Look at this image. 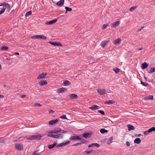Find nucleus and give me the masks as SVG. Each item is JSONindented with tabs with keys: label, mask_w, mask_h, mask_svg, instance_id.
<instances>
[{
	"label": "nucleus",
	"mask_w": 155,
	"mask_h": 155,
	"mask_svg": "<svg viewBox=\"0 0 155 155\" xmlns=\"http://www.w3.org/2000/svg\"><path fill=\"white\" fill-rule=\"evenodd\" d=\"M60 118L63 119H67V117L66 115H64L61 116L60 117Z\"/></svg>",
	"instance_id": "46"
},
{
	"label": "nucleus",
	"mask_w": 155,
	"mask_h": 155,
	"mask_svg": "<svg viewBox=\"0 0 155 155\" xmlns=\"http://www.w3.org/2000/svg\"><path fill=\"white\" fill-rule=\"evenodd\" d=\"M59 133H58L56 134L57 139H62L63 138L64 135L63 134H66V133H62L61 132H60Z\"/></svg>",
	"instance_id": "14"
},
{
	"label": "nucleus",
	"mask_w": 155,
	"mask_h": 155,
	"mask_svg": "<svg viewBox=\"0 0 155 155\" xmlns=\"http://www.w3.org/2000/svg\"><path fill=\"white\" fill-rule=\"evenodd\" d=\"M41 137L42 136L40 134L33 135L27 138V139L29 140H32L35 139L39 140L41 139Z\"/></svg>",
	"instance_id": "1"
},
{
	"label": "nucleus",
	"mask_w": 155,
	"mask_h": 155,
	"mask_svg": "<svg viewBox=\"0 0 155 155\" xmlns=\"http://www.w3.org/2000/svg\"><path fill=\"white\" fill-rule=\"evenodd\" d=\"M108 26V25L107 24H104L103 25V29H105Z\"/></svg>",
	"instance_id": "48"
},
{
	"label": "nucleus",
	"mask_w": 155,
	"mask_h": 155,
	"mask_svg": "<svg viewBox=\"0 0 155 155\" xmlns=\"http://www.w3.org/2000/svg\"><path fill=\"white\" fill-rule=\"evenodd\" d=\"M85 152L87 153V154H90V153H91V151H90V150H86L85 151Z\"/></svg>",
	"instance_id": "52"
},
{
	"label": "nucleus",
	"mask_w": 155,
	"mask_h": 155,
	"mask_svg": "<svg viewBox=\"0 0 155 155\" xmlns=\"http://www.w3.org/2000/svg\"><path fill=\"white\" fill-rule=\"evenodd\" d=\"M109 42V41L104 40L102 41L101 43V46L103 48L105 47L106 45Z\"/></svg>",
	"instance_id": "16"
},
{
	"label": "nucleus",
	"mask_w": 155,
	"mask_h": 155,
	"mask_svg": "<svg viewBox=\"0 0 155 155\" xmlns=\"http://www.w3.org/2000/svg\"><path fill=\"white\" fill-rule=\"evenodd\" d=\"M42 105L38 103H35L34 104V107H41Z\"/></svg>",
	"instance_id": "40"
},
{
	"label": "nucleus",
	"mask_w": 155,
	"mask_h": 155,
	"mask_svg": "<svg viewBox=\"0 0 155 155\" xmlns=\"http://www.w3.org/2000/svg\"><path fill=\"white\" fill-rule=\"evenodd\" d=\"M14 54L17 55H19V54L18 52H16L14 53Z\"/></svg>",
	"instance_id": "60"
},
{
	"label": "nucleus",
	"mask_w": 155,
	"mask_h": 155,
	"mask_svg": "<svg viewBox=\"0 0 155 155\" xmlns=\"http://www.w3.org/2000/svg\"><path fill=\"white\" fill-rule=\"evenodd\" d=\"M140 83H141V84L142 85H143L144 83L143 82V81H140Z\"/></svg>",
	"instance_id": "64"
},
{
	"label": "nucleus",
	"mask_w": 155,
	"mask_h": 155,
	"mask_svg": "<svg viewBox=\"0 0 155 155\" xmlns=\"http://www.w3.org/2000/svg\"><path fill=\"white\" fill-rule=\"evenodd\" d=\"M148 67V64L146 62L143 63L141 65V68L142 69H144Z\"/></svg>",
	"instance_id": "18"
},
{
	"label": "nucleus",
	"mask_w": 155,
	"mask_h": 155,
	"mask_svg": "<svg viewBox=\"0 0 155 155\" xmlns=\"http://www.w3.org/2000/svg\"><path fill=\"white\" fill-rule=\"evenodd\" d=\"M9 4L8 3H2L0 5V6H4L6 8H7V7L8 6H9Z\"/></svg>",
	"instance_id": "31"
},
{
	"label": "nucleus",
	"mask_w": 155,
	"mask_h": 155,
	"mask_svg": "<svg viewBox=\"0 0 155 155\" xmlns=\"http://www.w3.org/2000/svg\"><path fill=\"white\" fill-rule=\"evenodd\" d=\"M38 150H36V151H34L33 153V155H40V153H38Z\"/></svg>",
	"instance_id": "41"
},
{
	"label": "nucleus",
	"mask_w": 155,
	"mask_h": 155,
	"mask_svg": "<svg viewBox=\"0 0 155 155\" xmlns=\"http://www.w3.org/2000/svg\"><path fill=\"white\" fill-rule=\"evenodd\" d=\"M63 84L64 86H68L71 84V83L69 81L66 80L64 82Z\"/></svg>",
	"instance_id": "24"
},
{
	"label": "nucleus",
	"mask_w": 155,
	"mask_h": 155,
	"mask_svg": "<svg viewBox=\"0 0 155 155\" xmlns=\"http://www.w3.org/2000/svg\"><path fill=\"white\" fill-rule=\"evenodd\" d=\"M58 20L57 19H55L54 20L50 21H48L46 22L45 24L47 25H52L53 24L56 22Z\"/></svg>",
	"instance_id": "10"
},
{
	"label": "nucleus",
	"mask_w": 155,
	"mask_h": 155,
	"mask_svg": "<svg viewBox=\"0 0 155 155\" xmlns=\"http://www.w3.org/2000/svg\"><path fill=\"white\" fill-rule=\"evenodd\" d=\"M41 35H35L32 37V38L33 39H41Z\"/></svg>",
	"instance_id": "25"
},
{
	"label": "nucleus",
	"mask_w": 155,
	"mask_h": 155,
	"mask_svg": "<svg viewBox=\"0 0 155 155\" xmlns=\"http://www.w3.org/2000/svg\"><path fill=\"white\" fill-rule=\"evenodd\" d=\"M4 97V96L0 94V98H2Z\"/></svg>",
	"instance_id": "62"
},
{
	"label": "nucleus",
	"mask_w": 155,
	"mask_h": 155,
	"mask_svg": "<svg viewBox=\"0 0 155 155\" xmlns=\"http://www.w3.org/2000/svg\"><path fill=\"white\" fill-rule=\"evenodd\" d=\"M48 137H53V138H54L57 139L56 135L53 134H48Z\"/></svg>",
	"instance_id": "33"
},
{
	"label": "nucleus",
	"mask_w": 155,
	"mask_h": 155,
	"mask_svg": "<svg viewBox=\"0 0 155 155\" xmlns=\"http://www.w3.org/2000/svg\"><path fill=\"white\" fill-rule=\"evenodd\" d=\"M65 9L67 10V11H72V9L71 8H70L66 6L65 7Z\"/></svg>",
	"instance_id": "39"
},
{
	"label": "nucleus",
	"mask_w": 155,
	"mask_h": 155,
	"mask_svg": "<svg viewBox=\"0 0 155 155\" xmlns=\"http://www.w3.org/2000/svg\"><path fill=\"white\" fill-rule=\"evenodd\" d=\"M120 22L119 21H117L112 24V26L114 28H116L120 25Z\"/></svg>",
	"instance_id": "21"
},
{
	"label": "nucleus",
	"mask_w": 155,
	"mask_h": 155,
	"mask_svg": "<svg viewBox=\"0 0 155 155\" xmlns=\"http://www.w3.org/2000/svg\"><path fill=\"white\" fill-rule=\"evenodd\" d=\"M53 99L54 100H57V99H58V98L56 97H54L53 98Z\"/></svg>",
	"instance_id": "59"
},
{
	"label": "nucleus",
	"mask_w": 155,
	"mask_h": 155,
	"mask_svg": "<svg viewBox=\"0 0 155 155\" xmlns=\"http://www.w3.org/2000/svg\"><path fill=\"white\" fill-rule=\"evenodd\" d=\"M150 133V130L149 129L148 130L144 131V134L145 135H147Z\"/></svg>",
	"instance_id": "44"
},
{
	"label": "nucleus",
	"mask_w": 155,
	"mask_h": 155,
	"mask_svg": "<svg viewBox=\"0 0 155 155\" xmlns=\"http://www.w3.org/2000/svg\"><path fill=\"white\" fill-rule=\"evenodd\" d=\"M7 10L8 11V12H9V11H10V10H11V7H10V5H9V6H8L7 7Z\"/></svg>",
	"instance_id": "50"
},
{
	"label": "nucleus",
	"mask_w": 155,
	"mask_h": 155,
	"mask_svg": "<svg viewBox=\"0 0 155 155\" xmlns=\"http://www.w3.org/2000/svg\"><path fill=\"white\" fill-rule=\"evenodd\" d=\"M70 98L71 99H76L78 98V96L77 94H71L69 95Z\"/></svg>",
	"instance_id": "12"
},
{
	"label": "nucleus",
	"mask_w": 155,
	"mask_h": 155,
	"mask_svg": "<svg viewBox=\"0 0 155 155\" xmlns=\"http://www.w3.org/2000/svg\"><path fill=\"white\" fill-rule=\"evenodd\" d=\"M113 70L116 73H118L120 72V69L118 68H114Z\"/></svg>",
	"instance_id": "32"
},
{
	"label": "nucleus",
	"mask_w": 155,
	"mask_h": 155,
	"mask_svg": "<svg viewBox=\"0 0 155 155\" xmlns=\"http://www.w3.org/2000/svg\"><path fill=\"white\" fill-rule=\"evenodd\" d=\"M100 132L101 134H104L106 133H107L108 132V130L105 129L104 128H102L100 130Z\"/></svg>",
	"instance_id": "28"
},
{
	"label": "nucleus",
	"mask_w": 155,
	"mask_h": 155,
	"mask_svg": "<svg viewBox=\"0 0 155 155\" xmlns=\"http://www.w3.org/2000/svg\"><path fill=\"white\" fill-rule=\"evenodd\" d=\"M70 140H81V138L79 136H71L70 138Z\"/></svg>",
	"instance_id": "5"
},
{
	"label": "nucleus",
	"mask_w": 155,
	"mask_h": 155,
	"mask_svg": "<svg viewBox=\"0 0 155 155\" xmlns=\"http://www.w3.org/2000/svg\"><path fill=\"white\" fill-rule=\"evenodd\" d=\"M94 146V143H91V144H90L88 145V147L89 148L91 147H93Z\"/></svg>",
	"instance_id": "49"
},
{
	"label": "nucleus",
	"mask_w": 155,
	"mask_h": 155,
	"mask_svg": "<svg viewBox=\"0 0 155 155\" xmlns=\"http://www.w3.org/2000/svg\"><path fill=\"white\" fill-rule=\"evenodd\" d=\"M70 143V141L68 140L66 142H62V143H60L57 145H56V147H64L67 145L68 144H69Z\"/></svg>",
	"instance_id": "3"
},
{
	"label": "nucleus",
	"mask_w": 155,
	"mask_h": 155,
	"mask_svg": "<svg viewBox=\"0 0 155 155\" xmlns=\"http://www.w3.org/2000/svg\"><path fill=\"white\" fill-rule=\"evenodd\" d=\"M113 140V137H110L108 139V140L107 143V144H110L111 143H112V141Z\"/></svg>",
	"instance_id": "29"
},
{
	"label": "nucleus",
	"mask_w": 155,
	"mask_h": 155,
	"mask_svg": "<svg viewBox=\"0 0 155 155\" xmlns=\"http://www.w3.org/2000/svg\"><path fill=\"white\" fill-rule=\"evenodd\" d=\"M142 135V134H139L138 135H137L136 134H135V136L136 137H140Z\"/></svg>",
	"instance_id": "55"
},
{
	"label": "nucleus",
	"mask_w": 155,
	"mask_h": 155,
	"mask_svg": "<svg viewBox=\"0 0 155 155\" xmlns=\"http://www.w3.org/2000/svg\"><path fill=\"white\" fill-rule=\"evenodd\" d=\"M126 144H127V146L128 147L130 145V143L128 141L126 142Z\"/></svg>",
	"instance_id": "57"
},
{
	"label": "nucleus",
	"mask_w": 155,
	"mask_h": 155,
	"mask_svg": "<svg viewBox=\"0 0 155 155\" xmlns=\"http://www.w3.org/2000/svg\"><path fill=\"white\" fill-rule=\"evenodd\" d=\"M149 85V84L148 83H144L143 86H144L146 87V86H147L148 85Z\"/></svg>",
	"instance_id": "54"
},
{
	"label": "nucleus",
	"mask_w": 155,
	"mask_h": 155,
	"mask_svg": "<svg viewBox=\"0 0 155 155\" xmlns=\"http://www.w3.org/2000/svg\"><path fill=\"white\" fill-rule=\"evenodd\" d=\"M67 88L64 87H61L57 90V92L58 93H61L64 92L67 90Z\"/></svg>",
	"instance_id": "8"
},
{
	"label": "nucleus",
	"mask_w": 155,
	"mask_h": 155,
	"mask_svg": "<svg viewBox=\"0 0 155 155\" xmlns=\"http://www.w3.org/2000/svg\"><path fill=\"white\" fill-rule=\"evenodd\" d=\"M60 132H61L62 133H67V131H64L62 130L61 128L58 129V130L54 129L53 130H52L51 131L48 132V133L51 134H55L59 133Z\"/></svg>",
	"instance_id": "2"
},
{
	"label": "nucleus",
	"mask_w": 155,
	"mask_h": 155,
	"mask_svg": "<svg viewBox=\"0 0 155 155\" xmlns=\"http://www.w3.org/2000/svg\"><path fill=\"white\" fill-rule=\"evenodd\" d=\"M153 95H149V96H147V99L148 100H153Z\"/></svg>",
	"instance_id": "36"
},
{
	"label": "nucleus",
	"mask_w": 155,
	"mask_h": 155,
	"mask_svg": "<svg viewBox=\"0 0 155 155\" xmlns=\"http://www.w3.org/2000/svg\"><path fill=\"white\" fill-rule=\"evenodd\" d=\"M47 84V82L46 80H42L39 82V84L41 86H43Z\"/></svg>",
	"instance_id": "17"
},
{
	"label": "nucleus",
	"mask_w": 155,
	"mask_h": 155,
	"mask_svg": "<svg viewBox=\"0 0 155 155\" xmlns=\"http://www.w3.org/2000/svg\"><path fill=\"white\" fill-rule=\"evenodd\" d=\"M121 41V40L119 38H117L114 41V43L115 45L119 44Z\"/></svg>",
	"instance_id": "26"
},
{
	"label": "nucleus",
	"mask_w": 155,
	"mask_h": 155,
	"mask_svg": "<svg viewBox=\"0 0 155 155\" xmlns=\"http://www.w3.org/2000/svg\"><path fill=\"white\" fill-rule=\"evenodd\" d=\"M64 0H60V1L57 2L56 3V5L59 6H62L64 5Z\"/></svg>",
	"instance_id": "15"
},
{
	"label": "nucleus",
	"mask_w": 155,
	"mask_h": 155,
	"mask_svg": "<svg viewBox=\"0 0 155 155\" xmlns=\"http://www.w3.org/2000/svg\"><path fill=\"white\" fill-rule=\"evenodd\" d=\"M98 112L101 113L102 115H104L105 114L104 112L102 110H98Z\"/></svg>",
	"instance_id": "43"
},
{
	"label": "nucleus",
	"mask_w": 155,
	"mask_h": 155,
	"mask_svg": "<svg viewBox=\"0 0 155 155\" xmlns=\"http://www.w3.org/2000/svg\"><path fill=\"white\" fill-rule=\"evenodd\" d=\"M115 102V101L114 100H109L106 101L105 102V104H113Z\"/></svg>",
	"instance_id": "27"
},
{
	"label": "nucleus",
	"mask_w": 155,
	"mask_h": 155,
	"mask_svg": "<svg viewBox=\"0 0 155 155\" xmlns=\"http://www.w3.org/2000/svg\"><path fill=\"white\" fill-rule=\"evenodd\" d=\"M47 74V73H42L38 75L37 78V79H45L46 77Z\"/></svg>",
	"instance_id": "4"
},
{
	"label": "nucleus",
	"mask_w": 155,
	"mask_h": 155,
	"mask_svg": "<svg viewBox=\"0 0 155 155\" xmlns=\"http://www.w3.org/2000/svg\"><path fill=\"white\" fill-rule=\"evenodd\" d=\"M97 91V92L100 95L104 94L105 93V89H98Z\"/></svg>",
	"instance_id": "13"
},
{
	"label": "nucleus",
	"mask_w": 155,
	"mask_h": 155,
	"mask_svg": "<svg viewBox=\"0 0 155 155\" xmlns=\"http://www.w3.org/2000/svg\"><path fill=\"white\" fill-rule=\"evenodd\" d=\"M81 143L80 142L77 143L72 145V146H76L79 145H81Z\"/></svg>",
	"instance_id": "47"
},
{
	"label": "nucleus",
	"mask_w": 155,
	"mask_h": 155,
	"mask_svg": "<svg viewBox=\"0 0 155 155\" xmlns=\"http://www.w3.org/2000/svg\"><path fill=\"white\" fill-rule=\"evenodd\" d=\"M60 120L58 119H53L50 120L49 122V124L50 125H52L54 124H55L57 123Z\"/></svg>",
	"instance_id": "9"
},
{
	"label": "nucleus",
	"mask_w": 155,
	"mask_h": 155,
	"mask_svg": "<svg viewBox=\"0 0 155 155\" xmlns=\"http://www.w3.org/2000/svg\"><path fill=\"white\" fill-rule=\"evenodd\" d=\"M150 69V70L148 71V72L150 74L153 73L155 71V68H154L151 67Z\"/></svg>",
	"instance_id": "30"
},
{
	"label": "nucleus",
	"mask_w": 155,
	"mask_h": 155,
	"mask_svg": "<svg viewBox=\"0 0 155 155\" xmlns=\"http://www.w3.org/2000/svg\"><path fill=\"white\" fill-rule=\"evenodd\" d=\"M5 8H2V9L0 11V15H2L4 13L5 10Z\"/></svg>",
	"instance_id": "38"
},
{
	"label": "nucleus",
	"mask_w": 155,
	"mask_h": 155,
	"mask_svg": "<svg viewBox=\"0 0 155 155\" xmlns=\"http://www.w3.org/2000/svg\"><path fill=\"white\" fill-rule=\"evenodd\" d=\"M144 28V27L143 26V27H142V28H140V29H138V30L137 31H141V30Z\"/></svg>",
	"instance_id": "61"
},
{
	"label": "nucleus",
	"mask_w": 155,
	"mask_h": 155,
	"mask_svg": "<svg viewBox=\"0 0 155 155\" xmlns=\"http://www.w3.org/2000/svg\"><path fill=\"white\" fill-rule=\"evenodd\" d=\"M149 130H150V132H153V131H155V127H153L151 128H150Z\"/></svg>",
	"instance_id": "42"
},
{
	"label": "nucleus",
	"mask_w": 155,
	"mask_h": 155,
	"mask_svg": "<svg viewBox=\"0 0 155 155\" xmlns=\"http://www.w3.org/2000/svg\"><path fill=\"white\" fill-rule=\"evenodd\" d=\"M91 133L88 132H86L83 134V137L85 138H87L88 137L90 138L91 136Z\"/></svg>",
	"instance_id": "11"
},
{
	"label": "nucleus",
	"mask_w": 155,
	"mask_h": 155,
	"mask_svg": "<svg viewBox=\"0 0 155 155\" xmlns=\"http://www.w3.org/2000/svg\"><path fill=\"white\" fill-rule=\"evenodd\" d=\"M141 140L140 138H137L135 139L134 140V143L137 144H139L141 142Z\"/></svg>",
	"instance_id": "23"
},
{
	"label": "nucleus",
	"mask_w": 155,
	"mask_h": 155,
	"mask_svg": "<svg viewBox=\"0 0 155 155\" xmlns=\"http://www.w3.org/2000/svg\"><path fill=\"white\" fill-rule=\"evenodd\" d=\"M41 39H47V37L46 36H44L43 35H41Z\"/></svg>",
	"instance_id": "53"
},
{
	"label": "nucleus",
	"mask_w": 155,
	"mask_h": 155,
	"mask_svg": "<svg viewBox=\"0 0 155 155\" xmlns=\"http://www.w3.org/2000/svg\"><path fill=\"white\" fill-rule=\"evenodd\" d=\"M81 142L80 143H81V144H84L86 142H87V140H84V139L81 140Z\"/></svg>",
	"instance_id": "45"
},
{
	"label": "nucleus",
	"mask_w": 155,
	"mask_h": 155,
	"mask_svg": "<svg viewBox=\"0 0 155 155\" xmlns=\"http://www.w3.org/2000/svg\"><path fill=\"white\" fill-rule=\"evenodd\" d=\"M31 14L32 12L31 11H28L26 13L25 16L26 17L28 16L31 15Z\"/></svg>",
	"instance_id": "35"
},
{
	"label": "nucleus",
	"mask_w": 155,
	"mask_h": 155,
	"mask_svg": "<svg viewBox=\"0 0 155 155\" xmlns=\"http://www.w3.org/2000/svg\"><path fill=\"white\" fill-rule=\"evenodd\" d=\"M137 7V6H133L130 8V11L131 12H133L134 10Z\"/></svg>",
	"instance_id": "37"
},
{
	"label": "nucleus",
	"mask_w": 155,
	"mask_h": 155,
	"mask_svg": "<svg viewBox=\"0 0 155 155\" xmlns=\"http://www.w3.org/2000/svg\"><path fill=\"white\" fill-rule=\"evenodd\" d=\"M25 97H26L25 95H22L21 96V98H24Z\"/></svg>",
	"instance_id": "58"
},
{
	"label": "nucleus",
	"mask_w": 155,
	"mask_h": 155,
	"mask_svg": "<svg viewBox=\"0 0 155 155\" xmlns=\"http://www.w3.org/2000/svg\"><path fill=\"white\" fill-rule=\"evenodd\" d=\"M49 114H51L54 112V111L53 110H51L49 111Z\"/></svg>",
	"instance_id": "56"
},
{
	"label": "nucleus",
	"mask_w": 155,
	"mask_h": 155,
	"mask_svg": "<svg viewBox=\"0 0 155 155\" xmlns=\"http://www.w3.org/2000/svg\"><path fill=\"white\" fill-rule=\"evenodd\" d=\"M49 43L53 45L54 46H62V44L58 42H51V41H49Z\"/></svg>",
	"instance_id": "6"
},
{
	"label": "nucleus",
	"mask_w": 155,
	"mask_h": 155,
	"mask_svg": "<svg viewBox=\"0 0 155 155\" xmlns=\"http://www.w3.org/2000/svg\"><path fill=\"white\" fill-rule=\"evenodd\" d=\"M15 146L16 148L19 150H21L23 149V146L21 144H16Z\"/></svg>",
	"instance_id": "7"
},
{
	"label": "nucleus",
	"mask_w": 155,
	"mask_h": 155,
	"mask_svg": "<svg viewBox=\"0 0 155 155\" xmlns=\"http://www.w3.org/2000/svg\"><path fill=\"white\" fill-rule=\"evenodd\" d=\"M57 144V143L54 142L52 144L49 145L48 146V147L49 149H51L54 147Z\"/></svg>",
	"instance_id": "22"
},
{
	"label": "nucleus",
	"mask_w": 155,
	"mask_h": 155,
	"mask_svg": "<svg viewBox=\"0 0 155 155\" xmlns=\"http://www.w3.org/2000/svg\"><path fill=\"white\" fill-rule=\"evenodd\" d=\"M89 108L92 110H97L99 108L98 106L96 105H94Z\"/></svg>",
	"instance_id": "19"
},
{
	"label": "nucleus",
	"mask_w": 155,
	"mask_h": 155,
	"mask_svg": "<svg viewBox=\"0 0 155 155\" xmlns=\"http://www.w3.org/2000/svg\"><path fill=\"white\" fill-rule=\"evenodd\" d=\"M94 146L98 147L100 146V145L97 143H94Z\"/></svg>",
	"instance_id": "51"
},
{
	"label": "nucleus",
	"mask_w": 155,
	"mask_h": 155,
	"mask_svg": "<svg viewBox=\"0 0 155 155\" xmlns=\"http://www.w3.org/2000/svg\"><path fill=\"white\" fill-rule=\"evenodd\" d=\"M59 101H62V100L60 98H58V99H57Z\"/></svg>",
	"instance_id": "63"
},
{
	"label": "nucleus",
	"mask_w": 155,
	"mask_h": 155,
	"mask_svg": "<svg viewBox=\"0 0 155 155\" xmlns=\"http://www.w3.org/2000/svg\"><path fill=\"white\" fill-rule=\"evenodd\" d=\"M127 127H128V130L129 131L131 130H134L135 129L134 127L130 124H128L127 125Z\"/></svg>",
	"instance_id": "20"
},
{
	"label": "nucleus",
	"mask_w": 155,
	"mask_h": 155,
	"mask_svg": "<svg viewBox=\"0 0 155 155\" xmlns=\"http://www.w3.org/2000/svg\"><path fill=\"white\" fill-rule=\"evenodd\" d=\"M8 49V47L7 46H3L1 48V49L3 51H7Z\"/></svg>",
	"instance_id": "34"
}]
</instances>
